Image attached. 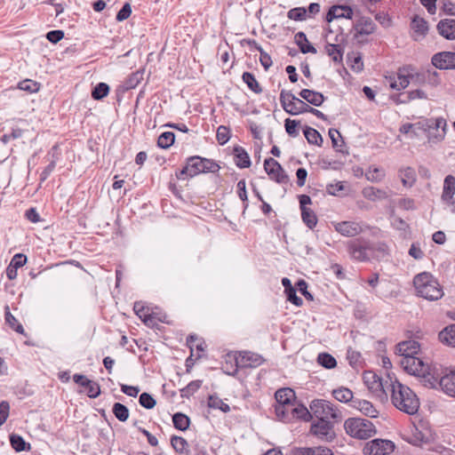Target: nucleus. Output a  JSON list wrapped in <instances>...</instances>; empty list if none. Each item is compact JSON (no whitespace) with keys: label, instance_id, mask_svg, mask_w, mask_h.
<instances>
[{"label":"nucleus","instance_id":"obj_51","mask_svg":"<svg viewBox=\"0 0 455 455\" xmlns=\"http://www.w3.org/2000/svg\"><path fill=\"white\" fill-rule=\"evenodd\" d=\"M216 138L220 145L226 144L230 139V131L227 126L220 125L217 130Z\"/></svg>","mask_w":455,"mask_h":455},{"label":"nucleus","instance_id":"obj_20","mask_svg":"<svg viewBox=\"0 0 455 455\" xmlns=\"http://www.w3.org/2000/svg\"><path fill=\"white\" fill-rule=\"evenodd\" d=\"M437 383L446 395L455 397V371L437 379Z\"/></svg>","mask_w":455,"mask_h":455},{"label":"nucleus","instance_id":"obj_48","mask_svg":"<svg viewBox=\"0 0 455 455\" xmlns=\"http://www.w3.org/2000/svg\"><path fill=\"white\" fill-rule=\"evenodd\" d=\"M109 87L105 83L98 84L92 92V96L94 100H101L108 95Z\"/></svg>","mask_w":455,"mask_h":455},{"label":"nucleus","instance_id":"obj_39","mask_svg":"<svg viewBox=\"0 0 455 455\" xmlns=\"http://www.w3.org/2000/svg\"><path fill=\"white\" fill-rule=\"evenodd\" d=\"M5 322L9 324V326L13 329L15 331L20 334H25V330L23 326L18 323V320L12 315L10 312L9 306H5Z\"/></svg>","mask_w":455,"mask_h":455},{"label":"nucleus","instance_id":"obj_26","mask_svg":"<svg viewBox=\"0 0 455 455\" xmlns=\"http://www.w3.org/2000/svg\"><path fill=\"white\" fill-rule=\"evenodd\" d=\"M187 343L191 351L190 357L187 362L190 361L192 357L199 359L202 356V353L204 351V342L196 336H189L187 339Z\"/></svg>","mask_w":455,"mask_h":455},{"label":"nucleus","instance_id":"obj_55","mask_svg":"<svg viewBox=\"0 0 455 455\" xmlns=\"http://www.w3.org/2000/svg\"><path fill=\"white\" fill-rule=\"evenodd\" d=\"M299 124V121L291 120L287 118L285 120V131L286 132L292 137H297L299 135L298 125Z\"/></svg>","mask_w":455,"mask_h":455},{"label":"nucleus","instance_id":"obj_31","mask_svg":"<svg viewBox=\"0 0 455 455\" xmlns=\"http://www.w3.org/2000/svg\"><path fill=\"white\" fill-rule=\"evenodd\" d=\"M295 42L302 53H316V49L308 42L305 33L298 32L295 35Z\"/></svg>","mask_w":455,"mask_h":455},{"label":"nucleus","instance_id":"obj_42","mask_svg":"<svg viewBox=\"0 0 455 455\" xmlns=\"http://www.w3.org/2000/svg\"><path fill=\"white\" fill-rule=\"evenodd\" d=\"M208 406L212 409L220 410L223 412H228L230 411L229 405L217 395H210Z\"/></svg>","mask_w":455,"mask_h":455},{"label":"nucleus","instance_id":"obj_33","mask_svg":"<svg viewBox=\"0 0 455 455\" xmlns=\"http://www.w3.org/2000/svg\"><path fill=\"white\" fill-rule=\"evenodd\" d=\"M356 409H358L364 415L371 417V418H376L378 416V411L376 408L372 405L371 403L366 400H358L355 402L354 405Z\"/></svg>","mask_w":455,"mask_h":455},{"label":"nucleus","instance_id":"obj_23","mask_svg":"<svg viewBox=\"0 0 455 455\" xmlns=\"http://www.w3.org/2000/svg\"><path fill=\"white\" fill-rule=\"evenodd\" d=\"M299 96L302 100L315 107H320L325 100L324 96L321 92L309 89L301 90Z\"/></svg>","mask_w":455,"mask_h":455},{"label":"nucleus","instance_id":"obj_56","mask_svg":"<svg viewBox=\"0 0 455 455\" xmlns=\"http://www.w3.org/2000/svg\"><path fill=\"white\" fill-rule=\"evenodd\" d=\"M140 404L146 409H152L156 405V400L152 397L151 395L148 393H142L140 395L139 399Z\"/></svg>","mask_w":455,"mask_h":455},{"label":"nucleus","instance_id":"obj_3","mask_svg":"<svg viewBox=\"0 0 455 455\" xmlns=\"http://www.w3.org/2000/svg\"><path fill=\"white\" fill-rule=\"evenodd\" d=\"M413 284L417 295L427 300H438L443 296V291L439 282L428 272H422L415 275Z\"/></svg>","mask_w":455,"mask_h":455},{"label":"nucleus","instance_id":"obj_19","mask_svg":"<svg viewBox=\"0 0 455 455\" xmlns=\"http://www.w3.org/2000/svg\"><path fill=\"white\" fill-rule=\"evenodd\" d=\"M439 34L448 40H455V20H442L437 24Z\"/></svg>","mask_w":455,"mask_h":455},{"label":"nucleus","instance_id":"obj_63","mask_svg":"<svg viewBox=\"0 0 455 455\" xmlns=\"http://www.w3.org/2000/svg\"><path fill=\"white\" fill-rule=\"evenodd\" d=\"M27 262V257L24 254L18 253L13 256L11 260L10 265L14 267L15 268H19L24 266Z\"/></svg>","mask_w":455,"mask_h":455},{"label":"nucleus","instance_id":"obj_52","mask_svg":"<svg viewBox=\"0 0 455 455\" xmlns=\"http://www.w3.org/2000/svg\"><path fill=\"white\" fill-rule=\"evenodd\" d=\"M85 392L91 398H96L100 394V385L92 380L86 382Z\"/></svg>","mask_w":455,"mask_h":455},{"label":"nucleus","instance_id":"obj_6","mask_svg":"<svg viewBox=\"0 0 455 455\" xmlns=\"http://www.w3.org/2000/svg\"><path fill=\"white\" fill-rule=\"evenodd\" d=\"M393 379L389 375L384 379L374 371H367L363 375V383L373 395L380 401L387 400V392L389 389V379Z\"/></svg>","mask_w":455,"mask_h":455},{"label":"nucleus","instance_id":"obj_27","mask_svg":"<svg viewBox=\"0 0 455 455\" xmlns=\"http://www.w3.org/2000/svg\"><path fill=\"white\" fill-rule=\"evenodd\" d=\"M438 338L443 344L455 347V323L443 328L439 332Z\"/></svg>","mask_w":455,"mask_h":455},{"label":"nucleus","instance_id":"obj_4","mask_svg":"<svg viewBox=\"0 0 455 455\" xmlns=\"http://www.w3.org/2000/svg\"><path fill=\"white\" fill-rule=\"evenodd\" d=\"M220 168V165L214 161L195 156L188 159L186 165L179 173H176V176L179 180H186L200 173H215L219 172Z\"/></svg>","mask_w":455,"mask_h":455},{"label":"nucleus","instance_id":"obj_37","mask_svg":"<svg viewBox=\"0 0 455 455\" xmlns=\"http://www.w3.org/2000/svg\"><path fill=\"white\" fill-rule=\"evenodd\" d=\"M172 425L175 428L185 431L189 427L190 419L186 414L175 413L172 415Z\"/></svg>","mask_w":455,"mask_h":455},{"label":"nucleus","instance_id":"obj_24","mask_svg":"<svg viewBox=\"0 0 455 455\" xmlns=\"http://www.w3.org/2000/svg\"><path fill=\"white\" fill-rule=\"evenodd\" d=\"M353 10L348 6H333L331 7L327 15L326 20L331 22L333 19L346 18L352 19Z\"/></svg>","mask_w":455,"mask_h":455},{"label":"nucleus","instance_id":"obj_21","mask_svg":"<svg viewBox=\"0 0 455 455\" xmlns=\"http://www.w3.org/2000/svg\"><path fill=\"white\" fill-rule=\"evenodd\" d=\"M362 195L364 198L376 202L386 200L389 197V194L387 191L375 188V187H366L362 190Z\"/></svg>","mask_w":455,"mask_h":455},{"label":"nucleus","instance_id":"obj_22","mask_svg":"<svg viewBox=\"0 0 455 455\" xmlns=\"http://www.w3.org/2000/svg\"><path fill=\"white\" fill-rule=\"evenodd\" d=\"M294 408L295 402L284 405H275V415L280 420L283 422H290L294 419Z\"/></svg>","mask_w":455,"mask_h":455},{"label":"nucleus","instance_id":"obj_10","mask_svg":"<svg viewBox=\"0 0 455 455\" xmlns=\"http://www.w3.org/2000/svg\"><path fill=\"white\" fill-rule=\"evenodd\" d=\"M348 252L353 259L365 261L374 256V246L367 243H363L358 240L351 241L348 243Z\"/></svg>","mask_w":455,"mask_h":455},{"label":"nucleus","instance_id":"obj_12","mask_svg":"<svg viewBox=\"0 0 455 455\" xmlns=\"http://www.w3.org/2000/svg\"><path fill=\"white\" fill-rule=\"evenodd\" d=\"M433 66L438 69H455V52H442L433 55Z\"/></svg>","mask_w":455,"mask_h":455},{"label":"nucleus","instance_id":"obj_11","mask_svg":"<svg viewBox=\"0 0 455 455\" xmlns=\"http://www.w3.org/2000/svg\"><path fill=\"white\" fill-rule=\"evenodd\" d=\"M264 169L270 179L280 184H286L289 180L281 164L274 158H267L264 162Z\"/></svg>","mask_w":455,"mask_h":455},{"label":"nucleus","instance_id":"obj_58","mask_svg":"<svg viewBox=\"0 0 455 455\" xmlns=\"http://www.w3.org/2000/svg\"><path fill=\"white\" fill-rule=\"evenodd\" d=\"M157 147L167 149L171 147V132H164L157 140Z\"/></svg>","mask_w":455,"mask_h":455},{"label":"nucleus","instance_id":"obj_25","mask_svg":"<svg viewBox=\"0 0 455 455\" xmlns=\"http://www.w3.org/2000/svg\"><path fill=\"white\" fill-rule=\"evenodd\" d=\"M276 403L275 405H284L294 403L296 396L295 392L289 387L278 389L275 394Z\"/></svg>","mask_w":455,"mask_h":455},{"label":"nucleus","instance_id":"obj_14","mask_svg":"<svg viewBox=\"0 0 455 455\" xmlns=\"http://www.w3.org/2000/svg\"><path fill=\"white\" fill-rule=\"evenodd\" d=\"M455 177L453 175H447L443 180V187L441 198L443 202L449 204H454L455 199Z\"/></svg>","mask_w":455,"mask_h":455},{"label":"nucleus","instance_id":"obj_36","mask_svg":"<svg viewBox=\"0 0 455 455\" xmlns=\"http://www.w3.org/2000/svg\"><path fill=\"white\" fill-rule=\"evenodd\" d=\"M262 362L263 359L261 356L250 352H244L241 357V363L244 367H256L260 365Z\"/></svg>","mask_w":455,"mask_h":455},{"label":"nucleus","instance_id":"obj_50","mask_svg":"<svg viewBox=\"0 0 455 455\" xmlns=\"http://www.w3.org/2000/svg\"><path fill=\"white\" fill-rule=\"evenodd\" d=\"M10 442L12 447L18 452L26 450V443L24 439L18 435L12 434L10 435Z\"/></svg>","mask_w":455,"mask_h":455},{"label":"nucleus","instance_id":"obj_8","mask_svg":"<svg viewBox=\"0 0 455 455\" xmlns=\"http://www.w3.org/2000/svg\"><path fill=\"white\" fill-rule=\"evenodd\" d=\"M280 102L284 111L292 116L307 113L308 108V104L303 100L284 90L280 93Z\"/></svg>","mask_w":455,"mask_h":455},{"label":"nucleus","instance_id":"obj_49","mask_svg":"<svg viewBox=\"0 0 455 455\" xmlns=\"http://www.w3.org/2000/svg\"><path fill=\"white\" fill-rule=\"evenodd\" d=\"M307 11L304 7H296L291 9L288 12L287 16L291 20H304L307 18Z\"/></svg>","mask_w":455,"mask_h":455},{"label":"nucleus","instance_id":"obj_61","mask_svg":"<svg viewBox=\"0 0 455 455\" xmlns=\"http://www.w3.org/2000/svg\"><path fill=\"white\" fill-rule=\"evenodd\" d=\"M427 93L422 90H414L408 92L407 100H402V103H406L410 100H413L416 99H427Z\"/></svg>","mask_w":455,"mask_h":455},{"label":"nucleus","instance_id":"obj_15","mask_svg":"<svg viewBox=\"0 0 455 455\" xmlns=\"http://www.w3.org/2000/svg\"><path fill=\"white\" fill-rule=\"evenodd\" d=\"M411 28L412 30L413 39L418 41L424 38L427 34L428 24L425 19L419 16H414L411 23Z\"/></svg>","mask_w":455,"mask_h":455},{"label":"nucleus","instance_id":"obj_5","mask_svg":"<svg viewBox=\"0 0 455 455\" xmlns=\"http://www.w3.org/2000/svg\"><path fill=\"white\" fill-rule=\"evenodd\" d=\"M344 427L347 435L357 439H368L376 433L375 427L370 420L360 418L347 419Z\"/></svg>","mask_w":455,"mask_h":455},{"label":"nucleus","instance_id":"obj_17","mask_svg":"<svg viewBox=\"0 0 455 455\" xmlns=\"http://www.w3.org/2000/svg\"><path fill=\"white\" fill-rule=\"evenodd\" d=\"M355 37L358 42H362V36H369L375 30V24L370 18L360 19L355 26Z\"/></svg>","mask_w":455,"mask_h":455},{"label":"nucleus","instance_id":"obj_35","mask_svg":"<svg viewBox=\"0 0 455 455\" xmlns=\"http://www.w3.org/2000/svg\"><path fill=\"white\" fill-rule=\"evenodd\" d=\"M429 437L430 435L427 432L421 431L415 427L409 442L413 445L421 446L428 443Z\"/></svg>","mask_w":455,"mask_h":455},{"label":"nucleus","instance_id":"obj_34","mask_svg":"<svg viewBox=\"0 0 455 455\" xmlns=\"http://www.w3.org/2000/svg\"><path fill=\"white\" fill-rule=\"evenodd\" d=\"M385 176V170L375 165H371L365 172V178L371 182H380Z\"/></svg>","mask_w":455,"mask_h":455},{"label":"nucleus","instance_id":"obj_62","mask_svg":"<svg viewBox=\"0 0 455 455\" xmlns=\"http://www.w3.org/2000/svg\"><path fill=\"white\" fill-rule=\"evenodd\" d=\"M64 37L62 30H52L46 34V38L52 44H57Z\"/></svg>","mask_w":455,"mask_h":455},{"label":"nucleus","instance_id":"obj_32","mask_svg":"<svg viewBox=\"0 0 455 455\" xmlns=\"http://www.w3.org/2000/svg\"><path fill=\"white\" fill-rule=\"evenodd\" d=\"M325 52L329 57L336 63H341L343 60L344 48L338 44H327Z\"/></svg>","mask_w":455,"mask_h":455},{"label":"nucleus","instance_id":"obj_38","mask_svg":"<svg viewBox=\"0 0 455 455\" xmlns=\"http://www.w3.org/2000/svg\"><path fill=\"white\" fill-rule=\"evenodd\" d=\"M410 84L409 76L401 73L397 74L396 77L389 79V86L394 90L405 89Z\"/></svg>","mask_w":455,"mask_h":455},{"label":"nucleus","instance_id":"obj_41","mask_svg":"<svg viewBox=\"0 0 455 455\" xmlns=\"http://www.w3.org/2000/svg\"><path fill=\"white\" fill-rule=\"evenodd\" d=\"M304 135L310 144L320 146L323 141L321 134L314 128L307 127Z\"/></svg>","mask_w":455,"mask_h":455},{"label":"nucleus","instance_id":"obj_53","mask_svg":"<svg viewBox=\"0 0 455 455\" xmlns=\"http://www.w3.org/2000/svg\"><path fill=\"white\" fill-rule=\"evenodd\" d=\"M19 88L28 92H36L39 90V84L33 80L26 79L19 83Z\"/></svg>","mask_w":455,"mask_h":455},{"label":"nucleus","instance_id":"obj_60","mask_svg":"<svg viewBox=\"0 0 455 455\" xmlns=\"http://www.w3.org/2000/svg\"><path fill=\"white\" fill-rule=\"evenodd\" d=\"M132 13L131 4L126 3L116 14V20L123 21L130 17Z\"/></svg>","mask_w":455,"mask_h":455},{"label":"nucleus","instance_id":"obj_46","mask_svg":"<svg viewBox=\"0 0 455 455\" xmlns=\"http://www.w3.org/2000/svg\"><path fill=\"white\" fill-rule=\"evenodd\" d=\"M243 81L247 84V86L254 92H261V88L256 80L255 76L250 72H244L243 74Z\"/></svg>","mask_w":455,"mask_h":455},{"label":"nucleus","instance_id":"obj_30","mask_svg":"<svg viewBox=\"0 0 455 455\" xmlns=\"http://www.w3.org/2000/svg\"><path fill=\"white\" fill-rule=\"evenodd\" d=\"M234 158L239 168H248L251 165L248 153L241 147L234 148Z\"/></svg>","mask_w":455,"mask_h":455},{"label":"nucleus","instance_id":"obj_9","mask_svg":"<svg viewBox=\"0 0 455 455\" xmlns=\"http://www.w3.org/2000/svg\"><path fill=\"white\" fill-rule=\"evenodd\" d=\"M395 450V444L390 440L374 439L364 444V455H388Z\"/></svg>","mask_w":455,"mask_h":455},{"label":"nucleus","instance_id":"obj_43","mask_svg":"<svg viewBox=\"0 0 455 455\" xmlns=\"http://www.w3.org/2000/svg\"><path fill=\"white\" fill-rule=\"evenodd\" d=\"M112 411L116 418L122 422L126 421L129 418L128 408L120 403H114Z\"/></svg>","mask_w":455,"mask_h":455},{"label":"nucleus","instance_id":"obj_47","mask_svg":"<svg viewBox=\"0 0 455 455\" xmlns=\"http://www.w3.org/2000/svg\"><path fill=\"white\" fill-rule=\"evenodd\" d=\"M333 395L336 400L342 403H347L353 399L352 391L346 387H340L333 390Z\"/></svg>","mask_w":455,"mask_h":455},{"label":"nucleus","instance_id":"obj_44","mask_svg":"<svg viewBox=\"0 0 455 455\" xmlns=\"http://www.w3.org/2000/svg\"><path fill=\"white\" fill-rule=\"evenodd\" d=\"M317 362L326 369H333L337 365L336 359L331 355L327 353L319 354Z\"/></svg>","mask_w":455,"mask_h":455},{"label":"nucleus","instance_id":"obj_54","mask_svg":"<svg viewBox=\"0 0 455 455\" xmlns=\"http://www.w3.org/2000/svg\"><path fill=\"white\" fill-rule=\"evenodd\" d=\"M294 411V419H301L304 420H307L308 418L311 415V411L307 410L304 405L301 404H295V408L293 409Z\"/></svg>","mask_w":455,"mask_h":455},{"label":"nucleus","instance_id":"obj_2","mask_svg":"<svg viewBox=\"0 0 455 455\" xmlns=\"http://www.w3.org/2000/svg\"><path fill=\"white\" fill-rule=\"evenodd\" d=\"M399 364L409 374L421 378L426 386L437 384V373L435 367L426 363L416 356H405L399 359Z\"/></svg>","mask_w":455,"mask_h":455},{"label":"nucleus","instance_id":"obj_40","mask_svg":"<svg viewBox=\"0 0 455 455\" xmlns=\"http://www.w3.org/2000/svg\"><path fill=\"white\" fill-rule=\"evenodd\" d=\"M301 218L310 229L314 228L317 224V217L310 208L301 210Z\"/></svg>","mask_w":455,"mask_h":455},{"label":"nucleus","instance_id":"obj_45","mask_svg":"<svg viewBox=\"0 0 455 455\" xmlns=\"http://www.w3.org/2000/svg\"><path fill=\"white\" fill-rule=\"evenodd\" d=\"M172 448L180 453L189 455L188 442L180 436H172Z\"/></svg>","mask_w":455,"mask_h":455},{"label":"nucleus","instance_id":"obj_59","mask_svg":"<svg viewBox=\"0 0 455 455\" xmlns=\"http://www.w3.org/2000/svg\"><path fill=\"white\" fill-rule=\"evenodd\" d=\"M202 385L201 380H195L190 382L185 388L181 389L182 396H188L195 393Z\"/></svg>","mask_w":455,"mask_h":455},{"label":"nucleus","instance_id":"obj_57","mask_svg":"<svg viewBox=\"0 0 455 455\" xmlns=\"http://www.w3.org/2000/svg\"><path fill=\"white\" fill-rule=\"evenodd\" d=\"M253 44H255L256 49L260 52L259 61L261 65L265 69H268L272 66L271 57L263 51L260 45H258L255 42H253Z\"/></svg>","mask_w":455,"mask_h":455},{"label":"nucleus","instance_id":"obj_28","mask_svg":"<svg viewBox=\"0 0 455 455\" xmlns=\"http://www.w3.org/2000/svg\"><path fill=\"white\" fill-rule=\"evenodd\" d=\"M331 428V421L318 419L311 426V433L321 438L327 437Z\"/></svg>","mask_w":455,"mask_h":455},{"label":"nucleus","instance_id":"obj_7","mask_svg":"<svg viewBox=\"0 0 455 455\" xmlns=\"http://www.w3.org/2000/svg\"><path fill=\"white\" fill-rule=\"evenodd\" d=\"M310 411L318 419H326L327 421H338L341 419L340 411L330 402L318 399L310 403Z\"/></svg>","mask_w":455,"mask_h":455},{"label":"nucleus","instance_id":"obj_1","mask_svg":"<svg viewBox=\"0 0 455 455\" xmlns=\"http://www.w3.org/2000/svg\"><path fill=\"white\" fill-rule=\"evenodd\" d=\"M388 382L392 404L409 415L416 414L419 409V400L417 395L396 379H390Z\"/></svg>","mask_w":455,"mask_h":455},{"label":"nucleus","instance_id":"obj_64","mask_svg":"<svg viewBox=\"0 0 455 455\" xmlns=\"http://www.w3.org/2000/svg\"><path fill=\"white\" fill-rule=\"evenodd\" d=\"M313 450L312 448H300L294 447L290 451L289 455H312Z\"/></svg>","mask_w":455,"mask_h":455},{"label":"nucleus","instance_id":"obj_13","mask_svg":"<svg viewBox=\"0 0 455 455\" xmlns=\"http://www.w3.org/2000/svg\"><path fill=\"white\" fill-rule=\"evenodd\" d=\"M335 230L343 236L353 237L363 231V227L356 221H340L333 223Z\"/></svg>","mask_w":455,"mask_h":455},{"label":"nucleus","instance_id":"obj_29","mask_svg":"<svg viewBox=\"0 0 455 455\" xmlns=\"http://www.w3.org/2000/svg\"><path fill=\"white\" fill-rule=\"evenodd\" d=\"M399 177L405 188H411L416 182V172L411 167H404L399 170Z\"/></svg>","mask_w":455,"mask_h":455},{"label":"nucleus","instance_id":"obj_16","mask_svg":"<svg viewBox=\"0 0 455 455\" xmlns=\"http://www.w3.org/2000/svg\"><path fill=\"white\" fill-rule=\"evenodd\" d=\"M133 310L135 314L147 324L155 325L156 313L145 306L143 302L138 301L134 303Z\"/></svg>","mask_w":455,"mask_h":455},{"label":"nucleus","instance_id":"obj_18","mask_svg":"<svg viewBox=\"0 0 455 455\" xmlns=\"http://www.w3.org/2000/svg\"><path fill=\"white\" fill-rule=\"evenodd\" d=\"M419 343L416 340H406L400 342L396 346V353L402 357L405 356H415L416 354L419 351Z\"/></svg>","mask_w":455,"mask_h":455}]
</instances>
